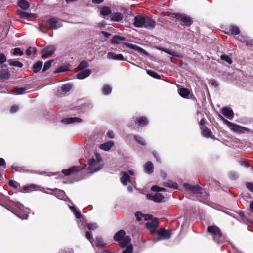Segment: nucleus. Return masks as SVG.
<instances>
[{
	"instance_id": "f257e3e1",
	"label": "nucleus",
	"mask_w": 253,
	"mask_h": 253,
	"mask_svg": "<svg viewBox=\"0 0 253 253\" xmlns=\"http://www.w3.org/2000/svg\"><path fill=\"white\" fill-rule=\"evenodd\" d=\"M207 231L211 235L215 242L219 244L224 243L226 240V237L223 235L221 229L216 225L209 226L207 228Z\"/></svg>"
},
{
	"instance_id": "f03ea898",
	"label": "nucleus",
	"mask_w": 253,
	"mask_h": 253,
	"mask_svg": "<svg viewBox=\"0 0 253 253\" xmlns=\"http://www.w3.org/2000/svg\"><path fill=\"white\" fill-rule=\"evenodd\" d=\"M126 232L123 230H120L118 231L114 236V240L118 242L119 245L121 248H124L131 241V239L129 236H125Z\"/></svg>"
},
{
	"instance_id": "7ed1b4c3",
	"label": "nucleus",
	"mask_w": 253,
	"mask_h": 253,
	"mask_svg": "<svg viewBox=\"0 0 253 253\" xmlns=\"http://www.w3.org/2000/svg\"><path fill=\"white\" fill-rule=\"evenodd\" d=\"M171 16L179 21L181 25L183 26L189 27L193 22L192 18L185 14L173 13L171 14Z\"/></svg>"
},
{
	"instance_id": "20e7f679",
	"label": "nucleus",
	"mask_w": 253,
	"mask_h": 253,
	"mask_svg": "<svg viewBox=\"0 0 253 253\" xmlns=\"http://www.w3.org/2000/svg\"><path fill=\"white\" fill-rule=\"evenodd\" d=\"M9 203L10 204H7V205H4L0 203V205L8 210L10 211L11 212L16 215L18 217L22 219H26L28 218V215L27 214H25L22 215L20 212H17V211L14 209V206L18 208H20V206H21V204L19 202L10 201Z\"/></svg>"
},
{
	"instance_id": "39448f33",
	"label": "nucleus",
	"mask_w": 253,
	"mask_h": 253,
	"mask_svg": "<svg viewBox=\"0 0 253 253\" xmlns=\"http://www.w3.org/2000/svg\"><path fill=\"white\" fill-rule=\"evenodd\" d=\"M218 116L224 122V123L231 128V129L232 131L236 133H243L244 131L247 129V128L245 127L242 126L235 123L230 122V121H228L225 118H224L220 114H218Z\"/></svg>"
},
{
	"instance_id": "423d86ee",
	"label": "nucleus",
	"mask_w": 253,
	"mask_h": 253,
	"mask_svg": "<svg viewBox=\"0 0 253 253\" xmlns=\"http://www.w3.org/2000/svg\"><path fill=\"white\" fill-rule=\"evenodd\" d=\"M158 237L153 239L154 242H157L161 240L169 239L171 236V233L170 230H166L163 228H160L157 231Z\"/></svg>"
},
{
	"instance_id": "0eeeda50",
	"label": "nucleus",
	"mask_w": 253,
	"mask_h": 253,
	"mask_svg": "<svg viewBox=\"0 0 253 253\" xmlns=\"http://www.w3.org/2000/svg\"><path fill=\"white\" fill-rule=\"evenodd\" d=\"M56 50L55 45H49L43 48L41 51V57L43 59L47 58L52 54Z\"/></svg>"
},
{
	"instance_id": "6e6552de",
	"label": "nucleus",
	"mask_w": 253,
	"mask_h": 253,
	"mask_svg": "<svg viewBox=\"0 0 253 253\" xmlns=\"http://www.w3.org/2000/svg\"><path fill=\"white\" fill-rule=\"evenodd\" d=\"M83 169V167L80 166H72L68 169H63L62 173L65 176H70L80 172Z\"/></svg>"
},
{
	"instance_id": "1a4fd4ad",
	"label": "nucleus",
	"mask_w": 253,
	"mask_h": 253,
	"mask_svg": "<svg viewBox=\"0 0 253 253\" xmlns=\"http://www.w3.org/2000/svg\"><path fill=\"white\" fill-rule=\"evenodd\" d=\"M184 187L187 190H190L193 194H201L202 189V188L198 185H192L189 183H184Z\"/></svg>"
},
{
	"instance_id": "9d476101",
	"label": "nucleus",
	"mask_w": 253,
	"mask_h": 253,
	"mask_svg": "<svg viewBox=\"0 0 253 253\" xmlns=\"http://www.w3.org/2000/svg\"><path fill=\"white\" fill-rule=\"evenodd\" d=\"M99 163L95 160L94 158L90 159L88 161L89 166L88 169L89 170V172L92 173L93 172L98 171L101 168H97Z\"/></svg>"
},
{
	"instance_id": "9b49d317",
	"label": "nucleus",
	"mask_w": 253,
	"mask_h": 253,
	"mask_svg": "<svg viewBox=\"0 0 253 253\" xmlns=\"http://www.w3.org/2000/svg\"><path fill=\"white\" fill-rule=\"evenodd\" d=\"M145 22V16L142 15H137L134 18V26L137 28H141L144 26Z\"/></svg>"
},
{
	"instance_id": "f8f14e48",
	"label": "nucleus",
	"mask_w": 253,
	"mask_h": 253,
	"mask_svg": "<svg viewBox=\"0 0 253 253\" xmlns=\"http://www.w3.org/2000/svg\"><path fill=\"white\" fill-rule=\"evenodd\" d=\"M146 197L148 199L157 203L162 202L164 198V196L159 193H157L155 194H147Z\"/></svg>"
},
{
	"instance_id": "ddd939ff",
	"label": "nucleus",
	"mask_w": 253,
	"mask_h": 253,
	"mask_svg": "<svg viewBox=\"0 0 253 253\" xmlns=\"http://www.w3.org/2000/svg\"><path fill=\"white\" fill-rule=\"evenodd\" d=\"M134 123L137 124L140 127L148 125L149 123L148 119L145 116L137 117L133 120Z\"/></svg>"
},
{
	"instance_id": "4468645a",
	"label": "nucleus",
	"mask_w": 253,
	"mask_h": 253,
	"mask_svg": "<svg viewBox=\"0 0 253 253\" xmlns=\"http://www.w3.org/2000/svg\"><path fill=\"white\" fill-rule=\"evenodd\" d=\"M143 27L148 29H153L156 25V22L154 20L148 16H145V22Z\"/></svg>"
},
{
	"instance_id": "2eb2a0df",
	"label": "nucleus",
	"mask_w": 253,
	"mask_h": 253,
	"mask_svg": "<svg viewBox=\"0 0 253 253\" xmlns=\"http://www.w3.org/2000/svg\"><path fill=\"white\" fill-rule=\"evenodd\" d=\"M200 129L201 130L202 135L206 138H213L214 137H212V132L210 129L208 128L207 126H201Z\"/></svg>"
},
{
	"instance_id": "dca6fc26",
	"label": "nucleus",
	"mask_w": 253,
	"mask_h": 253,
	"mask_svg": "<svg viewBox=\"0 0 253 253\" xmlns=\"http://www.w3.org/2000/svg\"><path fill=\"white\" fill-rule=\"evenodd\" d=\"M122 176L120 181L123 185L126 186L128 183L130 182V177L126 172H121Z\"/></svg>"
},
{
	"instance_id": "f3484780",
	"label": "nucleus",
	"mask_w": 253,
	"mask_h": 253,
	"mask_svg": "<svg viewBox=\"0 0 253 253\" xmlns=\"http://www.w3.org/2000/svg\"><path fill=\"white\" fill-rule=\"evenodd\" d=\"M221 112L224 116L229 119H232L234 117V112L230 108L227 107H223L221 110Z\"/></svg>"
},
{
	"instance_id": "a211bd4d",
	"label": "nucleus",
	"mask_w": 253,
	"mask_h": 253,
	"mask_svg": "<svg viewBox=\"0 0 253 253\" xmlns=\"http://www.w3.org/2000/svg\"><path fill=\"white\" fill-rule=\"evenodd\" d=\"M58 23L57 20L55 18H51L48 20L47 24H48L47 29L56 30L58 28L57 24Z\"/></svg>"
},
{
	"instance_id": "6ab92c4d",
	"label": "nucleus",
	"mask_w": 253,
	"mask_h": 253,
	"mask_svg": "<svg viewBox=\"0 0 253 253\" xmlns=\"http://www.w3.org/2000/svg\"><path fill=\"white\" fill-rule=\"evenodd\" d=\"M91 73L90 69H87L79 72L77 74V78L78 79H84L89 76Z\"/></svg>"
},
{
	"instance_id": "aec40b11",
	"label": "nucleus",
	"mask_w": 253,
	"mask_h": 253,
	"mask_svg": "<svg viewBox=\"0 0 253 253\" xmlns=\"http://www.w3.org/2000/svg\"><path fill=\"white\" fill-rule=\"evenodd\" d=\"M123 44L125 45L126 47L132 49L134 50H136L137 51H138L140 53H146V51L143 49V48L138 46L137 45L127 42H124Z\"/></svg>"
},
{
	"instance_id": "412c9836",
	"label": "nucleus",
	"mask_w": 253,
	"mask_h": 253,
	"mask_svg": "<svg viewBox=\"0 0 253 253\" xmlns=\"http://www.w3.org/2000/svg\"><path fill=\"white\" fill-rule=\"evenodd\" d=\"M107 57L108 58L115 60L124 61V57L121 54H116L114 52H110L108 53Z\"/></svg>"
},
{
	"instance_id": "4be33fe9",
	"label": "nucleus",
	"mask_w": 253,
	"mask_h": 253,
	"mask_svg": "<svg viewBox=\"0 0 253 253\" xmlns=\"http://www.w3.org/2000/svg\"><path fill=\"white\" fill-rule=\"evenodd\" d=\"M62 122L69 124H72L74 123L78 122L80 123L82 121V120L80 118L78 117H71V118H67L65 119H63L62 120Z\"/></svg>"
},
{
	"instance_id": "5701e85b",
	"label": "nucleus",
	"mask_w": 253,
	"mask_h": 253,
	"mask_svg": "<svg viewBox=\"0 0 253 253\" xmlns=\"http://www.w3.org/2000/svg\"><path fill=\"white\" fill-rule=\"evenodd\" d=\"M145 172L151 174L154 171V165L151 161L147 162L144 166Z\"/></svg>"
},
{
	"instance_id": "b1692460",
	"label": "nucleus",
	"mask_w": 253,
	"mask_h": 253,
	"mask_svg": "<svg viewBox=\"0 0 253 253\" xmlns=\"http://www.w3.org/2000/svg\"><path fill=\"white\" fill-rule=\"evenodd\" d=\"M178 93L182 97L184 98H189L190 91L188 89L181 87L178 89Z\"/></svg>"
},
{
	"instance_id": "393cba45",
	"label": "nucleus",
	"mask_w": 253,
	"mask_h": 253,
	"mask_svg": "<svg viewBox=\"0 0 253 253\" xmlns=\"http://www.w3.org/2000/svg\"><path fill=\"white\" fill-rule=\"evenodd\" d=\"M123 15L119 12L114 13L111 16L110 20L113 22H120L123 19Z\"/></svg>"
},
{
	"instance_id": "a878e982",
	"label": "nucleus",
	"mask_w": 253,
	"mask_h": 253,
	"mask_svg": "<svg viewBox=\"0 0 253 253\" xmlns=\"http://www.w3.org/2000/svg\"><path fill=\"white\" fill-rule=\"evenodd\" d=\"M126 40V38L124 37L120 36L119 35H115L113 36L111 42L113 44H119L122 41H124Z\"/></svg>"
},
{
	"instance_id": "bb28decb",
	"label": "nucleus",
	"mask_w": 253,
	"mask_h": 253,
	"mask_svg": "<svg viewBox=\"0 0 253 253\" xmlns=\"http://www.w3.org/2000/svg\"><path fill=\"white\" fill-rule=\"evenodd\" d=\"M160 50L174 57H176L180 58L183 57L182 55L179 54L176 52L174 51H171L169 49L162 47L160 48Z\"/></svg>"
},
{
	"instance_id": "cd10ccee",
	"label": "nucleus",
	"mask_w": 253,
	"mask_h": 253,
	"mask_svg": "<svg viewBox=\"0 0 253 253\" xmlns=\"http://www.w3.org/2000/svg\"><path fill=\"white\" fill-rule=\"evenodd\" d=\"M43 65V62L42 61H38L35 63L33 66L32 69L34 73H38L42 69Z\"/></svg>"
},
{
	"instance_id": "c85d7f7f",
	"label": "nucleus",
	"mask_w": 253,
	"mask_h": 253,
	"mask_svg": "<svg viewBox=\"0 0 253 253\" xmlns=\"http://www.w3.org/2000/svg\"><path fill=\"white\" fill-rule=\"evenodd\" d=\"M37 187V186L36 185L32 184L29 185L24 186L20 188V189L22 192H30L34 190Z\"/></svg>"
},
{
	"instance_id": "c756f323",
	"label": "nucleus",
	"mask_w": 253,
	"mask_h": 253,
	"mask_svg": "<svg viewBox=\"0 0 253 253\" xmlns=\"http://www.w3.org/2000/svg\"><path fill=\"white\" fill-rule=\"evenodd\" d=\"M100 12L101 15L106 16L111 14L112 11L109 7L104 6L101 8Z\"/></svg>"
},
{
	"instance_id": "7c9ffc66",
	"label": "nucleus",
	"mask_w": 253,
	"mask_h": 253,
	"mask_svg": "<svg viewBox=\"0 0 253 253\" xmlns=\"http://www.w3.org/2000/svg\"><path fill=\"white\" fill-rule=\"evenodd\" d=\"M113 145L114 143L112 141H108L107 142L101 144L100 145L99 148L102 150L108 151L111 148Z\"/></svg>"
},
{
	"instance_id": "2f4dec72",
	"label": "nucleus",
	"mask_w": 253,
	"mask_h": 253,
	"mask_svg": "<svg viewBox=\"0 0 253 253\" xmlns=\"http://www.w3.org/2000/svg\"><path fill=\"white\" fill-rule=\"evenodd\" d=\"M158 226V219L155 218L151 222H147L146 225L147 229L157 228Z\"/></svg>"
},
{
	"instance_id": "473e14b6",
	"label": "nucleus",
	"mask_w": 253,
	"mask_h": 253,
	"mask_svg": "<svg viewBox=\"0 0 253 253\" xmlns=\"http://www.w3.org/2000/svg\"><path fill=\"white\" fill-rule=\"evenodd\" d=\"M163 185L165 187L174 189H176L178 188L177 184L176 182L171 180H168L167 181L164 182Z\"/></svg>"
},
{
	"instance_id": "72a5a7b5",
	"label": "nucleus",
	"mask_w": 253,
	"mask_h": 253,
	"mask_svg": "<svg viewBox=\"0 0 253 253\" xmlns=\"http://www.w3.org/2000/svg\"><path fill=\"white\" fill-rule=\"evenodd\" d=\"M229 32L234 35H237L240 34V30L238 27L236 25H230L229 27Z\"/></svg>"
},
{
	"instance_id": "f704fd0d",
	"label": "nucleus",
	"mask_w": 253,
	"mask_h": 253,
	"mask_svg": "<svg viewBox=\"0 0 253 253\" xmlns=\"http://www.w3.org/2000/svg\"><path fill=\"white\" fill-rule=\"evenodd\" d=\"M27 90L25 87H16L12 91V93L17 95L23 94L28 92Z\"/></svg>"
},
{
	"instance_id": "c9c22d12",
	"label": "nucleus",
	"mask_w": 253,
	"mask_h": 253,
	"mask_svg": "<svg viewBox=\"0 0 253 253\" xmlns=\"http://www.w3.org/2000/svg\"><path fill=\"white\" fill-rule=\"evenodd\" d=\"M21 18L27 19L30 17H36L37 14L34 13H30L26 12L21 11L19 14Z\"/></svg>"
},
{
	"instance_id": "e433bc0d",
	"label": "nucleus",
	"mask_w": 253,
	"mask_h": 253,
	"mask_svg": "<svg viewBox=\"0 0 253 253\" xmlns=\"http://www.w3.org/2000/svg\"><path fill=\"white\" fill-rule=\"evenodd\" d=\"M19 6L23 10H27L30 6L28 2L25 0H20L18 2Z\"/></svg>"
},
{
	"instance_id": "4c0bfd02",
	"label": "nucleus",
	"mask_w": 253,
	"mask_h": 253,
	"mask_svg": "<svg viewBox=\"0 0 253 253\" xmlns=\"http://www.w3.org/2000/svg\"><path fill=\"white\" fill-rule=\"evenodd\" d=\"M97 246L101 248L106 247L107 244L104 242L103 239L100 236H98L95 238Z\"/></svg>"
},
{
	"instance_id": "58836bf2",
	"label": "nucleus",
	"mask_w": 253,
	"mask_h": 253,
	"mask_svg": "<svg viewBox=\"0 0 253 253\" xmlns=\"http://www.w3.org/2000/svg\"><path fill=\"white\" fill-rule=\"evenodd\" d=\"M134 138L135 141L139 144L143 146L146 145V142L142 137L135 135L134 136Z\"/></svg>"
},
{
	"instance_id": "ea45409f",
	"label": "nucleus",
	"mask_w": 253,
	"mask_h": 253,
	"mask_svg": "<svg viewBox=\"0 0 253 253\" xmlns=\"http://www.w3.org/2000/svg\"><path fill=\"white\" fill-rule=\"evenodd\" d=\"M8 62L10 66L22 68L23 64L22 62L18 61H13L11 59L8 60Z\"/></svg>"
},
{
	"instance_id": "a19ab883",
	"label": "nucleus",
	"mask_w": 253,
	"mask_h": 253,
	"mask_svg": "<svg viewBox=\"0 0 253 253\" xmlns=\"http://www.w3.org/2000/svg\"><path fill=\"white\" fill-rule=\"evenodd\" d=\"M88 63L86 61L83 60L78 65L77 69L79 70H84L85 68L88 67Z\"/></svg>"
},
{
	"instance_id": "79ce46f5",
	"label": "nucleus",
	"mask_w": 253,
	"mask_h": 253,
	"mask_svg": "<svg viewBox=\"0 0 253 253\" xmlns=\"http://www.w3.org/2000/svg\"><path fill=\"white\" fill-rule=\"evenodd\" d=\"M242 42L245 43L247 46L252 47L253 46V39L248 38H244Z\"/></svg>"
},
{
	"instance_id": "37998d69",
	"label": "nucleus",
	"mask_w": 253,
	"mask_h": 253,
	"mask_svg": "<svg viewBox=\"0 0 253 253\" xmlns=\"http://www.w3.org/2000/svg\"><path fill=\"white\" fill-rule=\"evenodd\" d=\"M147 73L150 76L154 78H156V79H161V76L158 74L157 72H155V71H153L152 70H147Z\"/></svg>"
},
{
	"instance_id": "c03bdc74",
	"label": "nucleus",
	"mask_w": 253,
	"mask_h": 253,
	"mask_svg": "<svg viewBox=\"0 0 253 253\" xmlns=\"http://www.w3.org/2000/svg\"><path fill=\"white\" fill-rule=\"evenodd\" d=\"M111 91H112V88L110 85H104V86L102 88V93L104 95H108L111 92Z\"/></svg>"
},
{
	"instance_id": "a18cd8bd",
	"label": "nucleus",
	"mask_w": 253,
	"mask_h": 253,
	"mask_svg": "<svg viewBox=\"0 0 253 253\" xmlns=\"http://www.w3.org/2000/svg\"><path fill=\"white\" fill-rule=\"evenodd\" d=\"M220 59L222 60L225 61L226 62L228 63L229 64H231L232 63V60L231 58L227 55H226V54L222 55L220 56Z\"/></svg>"
},
{
	"instance_id": "49530a36",
	"label": "nucleus",
	"mask_w": 253,
	"mask_h": 253,
	"mask_svg": "<svg viewBox=\"0 0 253 253\" xmlns=\"http://www.w3.org/2000/svg\"><path fill=\"white\" fill-rule=\"evenodd\" d=\"M48 24L45 21H42L41 23L39 24V30L43 33H46V31H44L42 30V28H47Z\"/></svg>"
},
{
	"instance_id": "de8ad7c7",
	"label": "nucleus",
	"mask_w": 253,
	"mask_h": 253,
	"mask_svg": "<svg viewBox=\"0 0 253 253\" xmlns=\"http://www.w3.org/2000/svg\"><path fill=\"white\" fill-rule=\"evenodd\" d=\"M52 62H53L52 60H50L46 61L44 63V65L43 66V68L42 70V71L45 72L46 70H47L48 69H49L50 68V67H51Z\"/></svg>"
},
{
	"instance_id": "09e8293b",
	"label": "nucleus",
	"mask_w": 253,
	"mask_h": 253,
	"mask_svg": "<svg viewBox=\"0 0 253 253\" xmlns=\"http://www.w3.org/2000/svg\"><path fill=\"white\" fill-rule=\"evenodd\" d=\"M10 76L9 73L4 70H2L0 72V77L3 79H8Z\"/></svg>"
},
{
	"instance_id": "8fccbe9b",
	"label": "nucleus",
	"mask_w": 253,
	"mask_h": 253,
	"mask_svg": "<svg viewBox=\"0 0 253 253\" xmlns=\"http://www.w3.org/2000/svg\"><path fill=\"white\" fill-rule=\"evenodd\" d=\"M24 54V52L19 47L15 48L13 49V55H19L22 56Z\"/></svg>"
},
{
	"instance_id": "3c124183",
	"label": "nucleus",
	"mask_w": 253,
	"mask_h": 253,
	"mask_svg": "<svg viewBox=\"0 0 253 253\" xmlns=\"http://www.w3.org/2000/svg\"><path fill=\"white\" fill-rule=\"evenodd\" d=\"M71 88L72 85L70 84H65L61 87L62 90L65 92L69 91Z\"/></svg>"
},
{
	"instance_id": "603ef678",
	"label": "nucleus",
	"mask_w": 253,
	"mask_h": 253,
	"mask_svg": "<svg viewBox=\"0 0 253 253\" xmlns=\"http://www.w3.org/2000/svg\"><path fill=\"white\" fill-rule=\"evenodd\" d=\"M133 249V246L132 245H129L126 247L125 250L123 251V253H132Z\"/></svg>"
},
{
	"instance_id": "864d4df0",
	"label": "nucleus",
	"mask_w": 253,
	"mask_h": 253,
	"mask_svg": "<svg viewBox=\"0 0 253 253\" xmlns=\"http://www.w3.org/2000/svg\"><path fill=\"white\" fill-rule=\"evenodd\" d=\"M87 228L89 230H94L97 228V224L95 223H88L87 224Z\"/></svg>"
},
{
	"instance_id": "5fc2aeb1",
	"label": "nucleus",
	"mask_w": 253,
	"mask_h": 253,
	"mask_svg": "<svg viewBox=\"0 0 253 253\" xmlns=\"http://www.w3.org/2000/svg\"><path fill=\"white\" fill-rule=\"evenodd\" d=\"M11 169L14 170L16 171L22 172L24 171V169L23 168L20 166H11Z\"/></svg>"
},
{
	"instance_id": "6e6d98bb",
	"label": "nucleus",
	"mask_w": 253,
	"mask_h": 253,
	"mask_svg": "<svg viewBox=\"0 0 253 253\" xmlns=\"http://www.w3.org/2000/svg\"><path fill=\"white\" fill-rule=\"evenodd\" d=\"M246 186L247 188L251 192L253 193V183L246 182Z\"/></svg>"
},
{
	"instance_id": "4d7b16f0",
	"label": "nucleus",
	"mask_w": 253,
	"mask_h": 253,
	"mask_svg": "<svg viewBox=\"0 0 253 253\" xmlns=\"http://www.w3.org/2000/svg\"><path fill=\"white\" fill-rule=\"evenodd\" d=\"M67 69L64 66H60L59 68H58L55 71L54 73H60L62 72L66 71Z\"/></svg>"
},
{
	"instance_id": "13d9d810",
	"label": "nucleus",
	"mask_w": 253,
	"mask_h": 253,
	"mask_svg": "<svg viewBox=\"0 0 253 253\" xmlns=\"http://www.w3.org/2000/svg\"><path fill=\"white\" fill-rule=\"evenodd\" d=\"M6 61V57L5 55L2 53H0V64H2Z\"/></svg>"
},
{
	"instance_id": "bf43d9fd",
	"label": "nucleus",
	"mask_w": 253,
	"mask_h": 253,
	"mask_svg": "<svg viewBox=\"0 0 253 253\" xmlns=\"http://www.w3.org/2000/svg\"><path fill=\"white\" fill-rule=\"evenodd\" d=\"M152 154L154 156V157L155 158L156 161L160 163L161 162V158H160V156H159L158 154L157 153V152L155 151H153L152 152Z\"/></svg>"
},
{
	"instance_id": "052dcab7",
	"label": "nucleus",
	"mask_w": 253,
	"mask_h": 253,
	"mask_svg": "<svg viewBox=\"0 0 253 253\" xmlns=\"http://www.w3.org/2000/svg\"><path fill=\"white\" fill-rule=\"evenodd\" d=\"M19 107L17 105H13L11 106L10 109V112L12 113H15L18 111Z\"/></svg>"
},
{
	"instance_id": "680f3d73",
	"label": "nucleus",
	"mask_w": 253,
	"mask_h": 253,
	"mask_svg": "<svg viewBox=\"0 0 253 253\" xmlns=\"http://www.w3.org/2000/svg\"><path fill=\"white\" fill-rule=\"evenodd\" d=\"M74 214H75V217L77 218V219H80L82 217V214L81 213H80V212L79 211H78V210L76 211H74Z\"/></svg>"
},
{
	"instance_id": "e2e57ef3",
	"label": "nucleus",
	"mask_w": 253,
	"mask_h": 253,
	"mask_svg": "<svg viewBox=\"0 0 253 253\" xmlns=\"http://www.w3.org/2000/svg\"><path fill=\"white\" fill-rule=\"evenodd\" d=\"M0 166H3L6 168V162L3 158H0Z\"/></svg>"
},
{
	"instance_id": "0e129e2a",
	"label": "nucleus",
	"mask_w": 253,
	"mask_h": 253,
	"mask_svg": "<svg viewBox=\"0 0 253 253\" xmlns=\"http://www.w3.org/2000/svg\"><path fill=\"white\" fill-rule=\"evenodd\" d=\"M135 216H136V219L137 221H140L141 220V217L142 216V215L140 212H137L135 213Z\"/></svg>"
},
{
	"instance_id": "69168bd1",
	"label": "nucleus",
	"mask_w": 253,
	"mask_h": 253,
	"mask_svg": "<svg viewBox=\"0 0 253 253\" xmlns=\"http://www.w3.org/2000/svg\"><path fill=\"white\" fill-rule=\"evenodd\" d=\"M151 190L154 192H160V187L157 185L153 186L151 188Z\"/></svg>"
},
{
	"instance_id": "338daca9",
	"label": "nucleus",
	"mask_w": 253,
	"mask_h": 253,
	"mask_svg": "<svg viewBox=\"0 0 253 253\" xmlns=\"http://www.w3.org/2000/svg\"><path fill=\"white\" fill-rule=\"evenodd\" d=\"M8 185L10 187H13L15 188H17V186L15 184V182L12 180H10L8 181Z\"/></svg>"
},
{
	"instance_id": "774afa93",
	"label": "nucleus",
	"mask_w": 253,
	"mask_h": 253,
	"mask_svg": "<svg viewBox=\"0 0 253 253\" xmlns=\"http://www.w3.org/2000/svg\"><path fill=\"white\" fill-rule=\"evenodd\" d=\"M85 237L86 239L90 241V240L92 239V235L91 234V233L89 231H86L85 232Z\"/></svg>"
}]
</instances>
